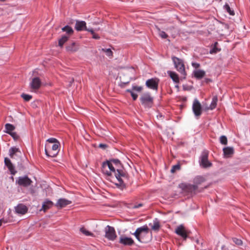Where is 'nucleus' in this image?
<instances>
[{"label": "nucleus", "instance_id": "nucleus-1", "mask_svg": "<svg viewBox=\"0 0 250 250\" xmlns=\"http://www.w3.org/2000/svg\"><path fill=\"white\" fill-rule=\"evenodd\" d=\"M102 170L109 179H116L117 182H113L118 188L121 189L125 188V180H127L128 177L119 160L113 159L104 162L102 164Z\"/></svg>", "mask_w": 250, "mask_h": 250}, {"label": "nucleus", "instance_id": "nucleus-2", "mask_svg": "<svg viewBox=\"0 0 250 250\" xmlns=\"http://www.w3.org/2000/svg\"><path fill=\"white\" fill-rule=\"evenodd\" d=\"M59 143L53 144L51 146L49 144L45 145V152L48 157H54L57 156L59 152Z\"/></svg>", "mask_w": 250, "mask_h": 250}, {"label": "nucleus", "instance_id": "nucleus-3", "mask_svg": "<svg viewBox=\"0 0 250 250\" xmlns=\"http://www.w3.org/2000/svg\"><path fill=\"white\" fill-rule=\"evenodd\" d=\"M140 100L141 104L145 107L150 108L152 106L153 103V98L151 97L148 93L143 94Z\"/></svg>", "mask_w": 250, "mask_h": 250}, {"label": "nucleus", "instance_id": "nucleus-4", "mask_svg": "<svg viewBox=\"0 0 250 250\" xmlns=\"http://www.w3.org/2000/svg\"><path fill=\"white\" fill-rule=\"evenodd\" d=\"M172 60L174 63L175 67L177 71H178L181 74L185 75L186 72L185 66L183 61L175 56L172 57Z\"/></svg>", "mask_w": 250, "mask_h": 250}, {"label": "nucleus", "instance_id": "nucleus-5", "mask_svg": "<svg viewBox=\"0 0 250 250\" xmlns=\"http://www.w3.org/2000/svg\"><path fill=\"white\" fill-rule=\"evenodd\" d=\"M148 233V228L146 226H144L137 229L133 235L136 239L140 242H142L141 237L143 235Z\"/></svg>", "mask_w": 250, "mask_h": 250}, {"label": "nucleus", "instance_id": "nucleus-6", "mask_svg": "<svg viewBox=\"0 0 250 250\" xmlns=\"http://www.w3.org/2000/svg\"><path fill=\"white\" fill-rule=\"evenodd\" d=\"M200 164L204 168L210 167L212 164L208 160V152L204 151L200 157Z\"/></svg>", "mask_w": 250, "mask_h": 250}, {"label": "nucleus", "instance_id": "nucleus-7", "mask_svg": "<svg viewBox=\"0 0 250 250\" xmlns=\"http://www.w3.org/2000/svg\"><path fill=\"white\" fill-rule=\"evenodd\" d=\"M105 237L109 240H114L116 237V232L113 227L107 226L105 229Z\"/></svg>", "mask_w": 250, "mask_h": 250}, {"label": "nucleus", "instance_id": "nucleus-8", "mask_svg": "<svg viewBox=\"0 0 250 250\" xmlns=\"http://www.w3.org/2000/svg\"><path fill=\"white\" fill-rule=\"evenodd\" d=\"M175 233L182 237L184 240H186L188 235V231L185 227L181 225L178 226L175 230Z\"/></svg>", "mask_w": 250, "mask_h": 250}, {"label": "nucleus", "instance_id": "nucleus-9", "mask_svg": "<svg viewBox=\"0 0 250 250\" xmlns=\"http://www.w3.org/2000/svg\"><path fill=\"white\" fill-rule=\"evenodd\" d=\"M192 110L196 116H199L202 113L201 105L198 100L195 99L193 105Z\"/></svg>", "mask_w": 250, "mask_h": 250}, {"label": "nucleus", "instance_id": "nucleus-10", "mask_svg": "<svg viewBox=\"0 0 250 250\" xmlns=\"http://www.w3.org/2000/svg\"><path fill=\"white\" fill-rule=\"evenodd\" d=\"M16 182L19 185L26 187L31 185L32 181L27 176H25L19 177Z\"/></svg>", "mask_w": 250, "mask_h": 250}, {"label": "nucleus", "instance_id": "nucleus-11", "mask_svg": "<svg viewBox=\"0 0 250 250\" xmlns=\"http://www.w3.org/2000/svg\"><path fill=\"white\" fill-rule=\"evenodd\" d=\"M146 86L151 89L157 90L158 86V80L157 79H150L146 81Z\"/></svg>", "mask_w": 250, "mask_h": 250}, {"label": "nucleus", "instance_id": "nucleus-12", "mask_svg": "<svg viewBox=\"0 0 250 250\" xmlns=\"http://www.w3.org/2000/svg\"><path fill=\"white\" fill-rule=\"evenodd\" d=\"M181 187L184 190L191 194L194 193L197 189V186L196 185L190 184H182Z\"/></svg>", "mask_w": 250, "mask_h": 250}, {"label": "nucleus", "instance_id": "nucleus-13", "mask_svg": "<svg viewBox=\"0 0 250 250\" xmlns=\"http://www.w3.org/2000/svg\"><path fill=\"white\" fill-rule=\"evenodd\" d=\"M119 243L125 246H131L134 244V241L130 237L122 236L120 238Z\"/></svg>", "mask_w": 250, "mask_h": 250}, {"label": "nucleus", "instance_id": "nucleus-14", "mask_svg": "<svg viewBox=\"0 0 250 250\" xmlns=\"http://www.w3.org/2000/svg\"><path fill=\"white\" fill-rule=\"evenodd\" d=\"M72 202L70 200H67L64 198L59 199L56 203L55 206L58 208H63L66 206L71 204Z\"/></svg>", "mask_w": 250, "mask_h": 250}, {"label": "nucleus", "instance_id": "nucleus-15", "mask_svg": "<svg viewBox=\"0 0 250 250\" xmlns=\"http://www.w3.org/2000/svg\"><path fill=\"white\" fill-rule=\"evenodd\" d=\"M27 210L28 208L23 204H19L15 207V211L18 214H24L27 212Z\"/></svg>", "mask_w": 250, "mask_h": 250}, {"label": "nucleus", "instance_id": "nucleus-16", "mask_svg": "<svg viewBox=\"0 0 250 250\" xmlns=\"http://www.w3.org/2000/svg\"><path fill=\"white\" fill-rule=\"evenodd\" d=\"M4 164L7 167L11 174L15 175L16 173V171L15 169V167L11 163L10 160L8 158H4Z\"/></svg>", "mask_w": 250, "mask_h": 250}, {"label": "nucleus", "instance_id": "nucleus-17", "mask_svg": "<svg viewBox=\"0 0 250 250\" xmlns=\"http://www.w3.org/2000/svg\"><path fill=\"white\" fill-rule=\"evenodd\" d=\"M41 82L39 78H34L30 83L31 88L33 90H36L40 88Z\"/></svg>", "mask_w": 250, "mask_h": 250}, {"label": "nucleus", "instance_id": "nucleus-18", "mask_svg": "<svg viewBox=\"0 0 250 250\" xmlns=\"http://www.w3.org/2000/svg\"><path fill=\"white\" fill-rule=\"evenodd\" d=\"M75 28L77 31L87 30L86 22L84 21H80L77 20L76 21Z\"/></svg>", "mask_w": 250, "mask_h": 250}, {"label": "nucleus", "instance_id": "nucleus-19", "mask_svg": "<svg viewBox=\"0 0 250 250\" xmlns=\"http://www.w3.org/2000/svg\"><path fill=\"white\" fill-rule=\"evenodd\" d=\"M193 74L196 79H201L205 76L206 72L203 70L195 69L193 71Z\"/></svg>", "mask_w": 250, "mask_h": 250}, {"label": "nucleus", "instance_id": "nucleus-20", "mask_svg": "<svg viewBox=\"0 0 250 250\" xmlns=\"http://www.w3.org/2000/svg\"><path fill=\"white\" fill-rule=\"evenodd\" d=\"M53 204L52 202L49 200H46L43 202L42 205V208L41 210H43V211H46L47 209L52 207Z\"/></svg>", "mask_w": 250, "mask_h": 250}, {"label": "nucleus", "instance_id": "nucleus-21", "mask_svg": "<svg viewBox=\"0 0 250 250\" xmlns=\"http://www.w3.org/2000/svg\"><path fill=\"white\" fill-rule=\"evenodd\" d=\"M224 155L226 157H229L234 153V149L231 147H226L223 148Z\"/></svg>", "mask_w": 250, "mask_h": 250}, {"label": "nucleus", "instance_id": "nucleus-22", "mask_svg": "<svg viewBox=\"0 0 250 250\" xmlns=\"http://www.w3.org/2000/svg\"><path fill=\"white\" fill-rule=\"evenodd\" d=\"M167 74L175 83H179L178 75L175 72L168 71Z\"/></svg>", "mask_w": 250, "mask_h": 250}, {"label": "nucleus", "instance_id": "nucleus-23", "mask_svg": "<svg viewBox=\"0 0 250 250\" xmlns=\"http://www.w3.org/2000/svg\"><path fill=\"white\" fill-rule=\"evenodd\" d=\"M80 231L81 233H82L83 234H84L85 236H94V234L88 231L86 228H85L84 227H81L80 229Z\"/></svg>", "mask_w": 250, "mask_h": 250}, {"label": "nucleus", "instance_id": "nucleus-24", "mask_svg": "<svg viewBox=\"0 0 250 250\" xmlns=\"http://www.w3.org/2000/svg\"><path fill=\"white\" fill-rule=\"evenodd\" d=\"M66 48L67 51L74 52L78 50V47L76 45L75 43L73 42L70 45L67 46Z\"/></svg>", "mask_w": 250, "mask_h": 250}, {"label": "nucleus", "instance_id": "nucleus-25", "mask_svg": "<svg viewBox=\"0 0 250 250\" xmlns=\"http://www.w3.org/2000/svg\"><path fill=\"white\" fill-rule=\"evenodd\" d=\"M149 225L151 226V229L155 231H158L160 227L159 222L157 219L153 221L152 225H151V224H150Z\"/></svg>", "mask_w": 250, "mask_h": 250}, {"label": "nucleus", "instance_id": "nucleus-26", "mask_svg": "<svg viewBox=\"0 0 250 250\" xmlns=\"http://www.w3.org/2000/svg\"><path fill=\"white\" fill-rule=\"evenodd\" d=\"M5 128L6 129V131L5 132L8 134L12 132V131H13L15 128V126L9 123L6 124L5 125Z\"/></svg>", "mask_w": 250, "mask_h": 250}, {"label": "nucleus", "instance_id": "nucleus-27", "mask_svg": "<svg viewBox=\"0 0 250 250\" xmlns=\"http://www.w3.org/2000/svg\"><path fill=\"white\" fill-rule=\"evenodd\" d=\"M17 152H20V150L18 148H17L16 147H12L10 148L9 151V155L10 157L13 158L14 157V155Z\"/></svg>", "mask_w": 250, "mask_h": 250}, {"label": "nucleus", "instance_id": "nucleus-28", "mask_svg": "<svg viewBox=\"0 0 250 250\" xmlns=\"http://www.w3.org/2000/svg\"><path fill=\"white\" fill-rule=\"evenodd\" d=\"M62 29L63 32H65L67 34V36H68L69 37L73 33V30L72 28L68 25H66L63 27V28H62Z\"/></svg>", "mask_w": 250, "mask_h": 250}, {"label": "nucleus", "instance_id": "nucleus-29", "mask_svg": "<svg viewBox=\"0 0 250 250\" xmlns=\"http://www.w3.org/2000/svg\"><path fill=\"white\" fill-rule=\"evenodd\" d=\"M218 101L217 97L214 96L212 99L211 103L210 104L209 108L211 110L214 109L216 107L217 102Z\"/></svg>", "mask_w": 250, "mask_h": 250}, {"label": "nucleus", "instance_id": "nucleus-30", "mask_svg": "<svg viewBox=\"0 0 250 250\" xmlns=\"http://www.w3.org/2000/svg\"><path fill=\"white\" fill-rule=\"evenodd\" d=\"M69 39V36L64 35L59 41V45L60 46L62 47L63 44L67 41Z\"/></svg>", "mask_w": 250, "mask_h": 250}, {"label": "nucleus", "instance_id": "nucleus-31", "mask_svg": "<svg viewBox=\"0 0 250 250\" xmlns=\"http://www.w3.org/2000/svg\"><path fill=\"white\" fill-rule=\"evenodd\" d=\"M224 9L230 15H234V12L233 10H232L229 5L228 3H226L224 6Z\"/></svg>", "mask_w": 250, "mask_h": 250}, {"label": "nucleus", "instance_id": "nucleus-32", "mask_svg": "<svg viewBox=\"0 0 250 250\" xmlns=\"http://www.w3.org/2000/svg\"><path fill=\"white\" fill-rule=\"evenodd\" d=\"M102 50L104 51L107 56H112V51L110 48H102Z\"/></svg>", "mask_w": 250, "mask_h": 250}, {"label": "nucleus", "instance_id": "nucleus-33", "mask_svg": "<svg viewBox=\"0 0 250 250\" xmlns=\"http://www.w3.org/2000/svg\"><path fill=\"white\" fill-rule=\"evenodd\" d=\"M233 242L237 246L243 245V241L241 239L234 237L232 238Z\"/></svg>", "mask_w": 250, "mask_h": 250}, {"label": "nucleus", "instance_id": "nucleus-34", "mask_svg": "<svg viewBox=\"0 0 250 250\" xmlns=\"http://www.w3.org/2000/svg\"><path fill=\"white\" fill-rule=\"evenodd\" d=\"M220 143L223 145H226L227 144L228 140L227 137L225 136H221L220 138Z\"/></svg>", "mask_w": 250, "mask_h": 250}, {"label": "nucleus", "instance_id": "nucleus-35", "mask_svg": "<svg viewBox=\"0 0 250 250\" xmlns=\"http://www.w3.org/2000/svg\"><path fill=\"white\" fill-rule=\"evenodd\" d=\"M21 96L25 101H29L32 98V96L31 95L24 93L22 94Z\"/></svg>", "mask_w": 250, "mask_h": 250}, {"label": "nucleus", "instance_id": "nucleus-36", "mask_svg": "<svg viewBox=\"0 0 250 250\" xmlns=\"http://www.w3.org/2000/svg\"><path fill=\"white\" fill-rule=\"evenodd\" d=\"M180 169V166L179 165H175L173 166L170 171L171 173H174L176 171Z\"/></svg>", "mask_w": 250, "mask_h": 250}, {"label": "nucleus", "instance_id": "nucleus-37", "mask_svg": "<svg viewBox=\"0 0 250 250\" xmlns=\"http://www.w3.org/2000/svg\"><path fill=\"white\" fill-rule=\"evenodd\" d=\"M158 32H159V35L162 39H166L167 37V34L164 31H161L160 29H158Z\"/></svg>", "mask_w": 250, "mask_h": 250}, {"label": "nucleus", "instance_id": "nucleus-38", "mask_svg": "<svg viewBox=\"0 0 250 250\" xmlns=\"http://www.w3.org/2000/svg\"><path fill=\"white\" fill-rule=\"evenodd\" d=\"M127 92L130 93L133 99V100H136L138 97V95L131 91V90H127Z\"/></svg>", "mask_w": 250, "mask_h": 250}, {"label": "nucleus", "instance_id": "nucleus-39", "mask_svg": "<svg viewBox=\"0 0 250 250\" xmlns=\"http://www.w3.org/2000/svg\"><path fill=\"white\" fill-rule=\"evenodd\" d=\"M47 142H48L49 143H53L56 144V143H59V141L55 138H50L47 140Z\"/></svg>", "mask_w": 250, "mask_h": 250}, {"label": "nucleus", "instance_id": "nucleus-40", "mask_svg": "<svg viewBox=\"0 0 250 250\" xmlns=\"http://www.w3.org/2000/svg\"><path fill=\"white\" fill-rule=\"evenodd\" d=\"M9 134L15 140H18L19 138V135L15 132H11Z\"/></svg>", "mask_w": 250, "mask_h": 250}, {"label": "nucleus", "instance_id": "nucleus-41", "mask_svg": "<svg viewBox=\"0 0 250 250\" xmlns=\"http://www.w3.org/2000/svg\"><path fill=\"white\" fill-rule=\"evenodd\" d=\"M132 89L135 91L140 92L142 90V88L141 86H133Z\"/></svg>", "mask_w": 250, "mask_h": 250}, {"label": "nucleus", "instance_id": "nucleus-42", "mask_svg": "<svg viewBox=\"0 0 250 250\" xmlns=\"http://www.w3.org/2000/svg\"><path fill=\"white\" fill-rule=\"evenodd\" d=\"M192 66L195 68L197 69L200 67V64L196 62H192Z\"/></svg>", "mask_w": 250, "mask_h": 250}, {"label": "nucleus", "instance_id": "nucleus-43", "mask_svg": "<svg viewBox=\"0 0 250 250\" xmlns=\"http://www.w3.org/2000/svg\"><path fill=\"white\" fill-rule=\"evenodd\" d=\"M92 38L94 39H96V40H98V39H100V37L98 35V34H96L95 33H94L93 35H92Z\"/></svg>", "mask_w": 250, "mask_h": 250}, {"label": "nucleus", "instance_id": "nucleus-44", "mask_svg": "<svg viewBox=\"0 0 250 250\" xmlns=\"http://www.w3.org/2000/svg\"><path fill=\"white\" fill-rule=\"evenodd\" d=\"M99 146V147L102 148L103 149H105L107 147V146L105 144H100Z\"/></svg>", "mask_w": 250, "mask_h": 250}, {"label": "nucleus", "instance_id": "nucleus-45", "mask_svg": "<svg viewBox=\"0 0 250 250\" xmlns=\"http://www.w3.org/2000/svg\"><path fill=\"white\" fill-rule=\"evenodd\" d=\"M85 30L90 32L91 34H92V35L95 33L94 30L92 28H87V30Z\"/></svg>", "mask_w": 250, "mask_h": 250}, {"label": "nucleus", "instance_id": "nucleus-46", "mask_svg": "<svg viewBox=\"0 0 250 250\" xmlns=\"http://www.w3.org/2000/svg\"><path fill=\"white\" fill-rule=\"evenodd\" d=\"M210 53H216L217 52V49L215 47L211 50L210 51Z\"/></svg>", "mask_w": 250, "mask_h": 250}, {"label": "nucleus", "instance_id": "nucleus-47", "mask_svg": "<svg viewBox=\"0 0 250 250\" xmlns=\"http://www.w3.org/2000/svg\"><path fill=\"white\" fill-rule=\"evenodd\" d=\"M142 206V204H139L137 205L134 206V208H140V207H141Z\"/></svg>", "mask_w": 250, "mask_h": 250}, {"label": "nucleus", "instance_id": "nucleus-48", "mask_svg": "<svg viewBox=\"0 0 250 250\" xmlns=\"http://www.w3.org/2000/svg\"><path fill=\"white\" fill-rule=\"evenodd\" d=\"M6 223V222L4 221V219H0V227L2 225V223Z\"/></svg>", "mask_w": 250, "mask_h": 250}, {"label": "nucleus", "instance_id": "nucleus-49", "mask_svg": "<svg viewBox=\"0 0 250 250\" xmlns=\"http://www.w3.org/2000/svg\"><path fill=\"white\" fill-rule=\"evenodd\" d=\"M217 44V42H216L214 43V45H215V46H216Z\"/></svg>", "mask_w": 250, "mask_h": 250}, {"label": "nucleus", "instance_id": "nucleus-50", "mask_svg": "<svg viewBox=\"0 0 250 250\" xmlns=\"http://www.w3.org/2000/svg\"><path fill=\"white\" fill-rule=\"evenodd\" d=\"M199 178L198 177H197L196 179H195V180H197L198 179H199Z\"/></svg>", "mask_w": 250, "mask_h": 250}]
</instances>
